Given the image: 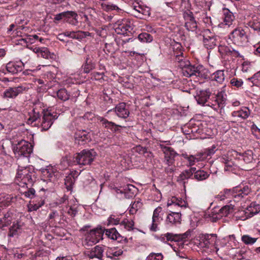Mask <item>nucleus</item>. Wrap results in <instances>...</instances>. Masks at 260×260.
<instances>
[{"label": "nucleus", "instance_id": "obj_1", "mask_svg": "<svg viewBox=\"0 0 260 260\" xmlns=\"http://www.w3.org/2000/svg\"><path fill=\"white\" fill-rule=\"evenodd\" d=\"M96 156V153L93 149H84L80 153L76 154L74 157V161L79 165H90Z\"/></svg>", "mask_w": 260, "mask_h": 260}, {"label": "nucleus", "instance_id": "obj_2", "mask_svg": "<svg viewBox=\"0 0 260 260\" xmlns=\"http://www.w3.org/2000/svg\"><path fill=\"white\" fill-rule=\"evenodd\" d=\"M13 150L16 157H27L32 152V145L22 140L13 146Z\"/></svg>", "mask_w": 260, "mask_h": 260}, {"label": "nucleus", "instance_id": "obj_3", "mask_svg": "<svg viewBox=\"0 0 260 260\" xmlns=\"http://www.w3.org/2000/svg\"><path fill=\"white\" fill-rule=\"evenodd\" d=\"M16 178L17 181L26 185H31L36 179L34 172L26 167H19Z\"/></svg>", "mask_w": 260, "mask_h": 260}, {"label": "nucleus", "instance_id": "obj_4", "mask_svg": "<svg viewBox=\"0 0 260 260\" xmlns=\"http://www.w3.org/2000/svg\"><path fill=\"white\" fill-rule=\"evenodd\" d=\"M233 43L238 46H243L248 41V37L245 29L242 27L235 28L229 36Z\"/></svg>", "mask_w": 260, "mask_h": 260}, {"label": "nucleus", "instance_id": "obj_5", "mask_svg": "<svg viewBox=\"0 0 260 260\" xmlns=\"http://www.w3.org/2000/svg\"><path fill=\"white\" fill-rule=\"evenodd\" d=\"M207 71L202 65H198L195 66L191 65L190 63L189 64L185 69H184L183 73L184 76L190 77L191 76H196L202 78H206Z\"/></svg>", "mask_w": 260, "mask_h": 260}, {"label": "nucleus", "instance_id": "obj_6", "mask_svg": "<svg viewBox=\"0 0 260 260\" xmlns=\"http://www.w3.org/2000/svg\"><path fill=\"white\" fill-rule=\"evenodd\" d=\"M259 209V205L251 203L245 210L239 211L236 217L239 220H245L257 214Z\"/></svg>", "mask_w": 260, "mask_h": 260}, {"label": "nucleus", "instance_id": "obj_7", "mask_svg": "<svg viewBox=\"0 0 260 260\" xmlns=\"http://www.w3.org/2000/svg\"><path fill=\"white\" fill-rule=\"evenodd\" d=\"M105 229L101 226L90 230L86 236V240L91 244H96L103 239Z\"/></svg>", "mask_w": 260, "mask_h": 260}, {"label": "nucleus", "instance_id": "obj_8", "mask_svg": "<svg viewBox=\"0 0 260 260\" xmlns=\"http://www.w3.org/2000/svg\"><path fill=\"white\" fill-rule=\"evenodd\" d=\"M158 146L164 153V162L169 166L173 165L175 160L174 158L177 155V153L173 148L164 145L161 142L158 144Z\"/></svg>", "mask_w": 260, "mask_h": 260}, {"label": "nucleus", "instance_id": "obj_9", "mask_svg": "<svg viewBox=\"0 0 260 260\" xmlns=\"http://www.w3.org/2000/svg\"><path fill=\"white\" fill-rule=\"evenodd\" d=\"M183 17L185 21V27L188 30L193 31L197 29V22L195 20L192 12L185 11L183 13Z\"/></svg>", "mask_w": 260, "mask_h": 260}, {"label": "nucleus", "instance_id": "obj_10", "mask_svg": "<svg viewBox=\"0 0 260 260\" xmlns=\"http://www.w3.org/2000/svg\"><path fill=\"white\" fill-rule=\"evenodd\" d=\"M250 192V188L248 186H236L232 189H227L225 193L233 192V197L235 198H242L248 195Z\"/></svg>", "mask_w": 260, "mask_h": 260}, {"label": "nucleus", "instance_id": "obj_11", "mask_svg": "<svg viewBox=\"0 0 260 260\" xmlns=\"http://www.w3.org/2000/svg\"><path fill=\"white\" fill-rule=\"evenodd\" d=\"M115 28V31L118 34L125 35L132 30V24L127 19L118 21Z\"/></svg>", "mask_w": 260, "mask_h": 260}, {"label": "nucleus", "instance_id": "obj_12", "mask_svg": "<svg viewBox=\"0 0 260 260\" xmlns=\"http://www.w3.org/2000/svg\"><path fill=\"white\" fill-rule=\"evenodd\" d=\"M220 160L224 164V170L226 171L233 172L236 168V165L232 157L231 152H229L226 154L223 155Z\"/></svg>", "mask_w": 260, "mask_h": 260}, {"label": "nucleus", "instance_id": "obj_13", "mask_svg": "<svg viewBox=\"0 0 260 260\" xmlns=\"http://www.w3.org/2000/svg\"><path fill=\"white\" fill-rule=\"evenodd\" d=\"M57 118L56 114L53 115L48 112L44 114L40 126L42 131L48 130L52 125L53 121Z\"/></svg>", "mask_w": 260, "mask_h": 260}, {"label": "nucleus", "instance_id": "obj_14", "mask_svg": "<svg viewBox=\"0 0 260 260\" xmlns=\"http://www.w3.org/2000/svg\"><path fill=\"white\" fill-rule=\"evenodd\" d=\"M211 95V91L208 89L199 91L194 98L199 104L206 106Z\"/></svg>", "mask_w": 260, "mask_h": 260}, {"label": "nucleus", "instance_id": "obj_15", "mask_svg": "<svg viewBox=\"0 0 260 260\" xmlns=\"http://www.w3.org/2000/svg\"><path fill=\"white\" fill-rule=\"evenodd\" d=\"M43 109H38L36 107L34 108L28 113L29 118L27 119V123L33 126H36L37 124L39 125V122L37 123V121L39 120L41 114L43 113Z\"/></svg>", "mask_w": 260, "mask_h": 260}, {"label": "nucleus", "instance_id": "obj_16", "mask_svg": "<svg viewBox=\"0 0 260 260\" xmlns=\"http://www.w3.org/2000/svg\"><path fill=\"white\" fill-rule=\"evenodd\" d=\"M233 209L234 206L231 205L224 206L217 213L212 214L211 217L212 221L215 222L222 216H226L229 213L233 212Z\"/></svg>", "mask_w": 260, "mask_h": 260}, {"label": "nucleus", "instance_id": "obj_17", "mask_svg": "<svg viewBox=\"0 0 260 260\" xmlns=\"http://www.w3.org/2000/svg\"><path fill=\"white\" fill-rule=\"evenodd\" d=\"M161 211L162 208L159 206L157 207L154 210L152 216V224L150 228V230L151 231L155 232L157 230V226L162 220L161 217L159 215V214Z\"/></svg>", "mask_w": 260, "mask_h": 260}, {"label": "nucleus", "instance_id": "obj_18", "mask_svg": "<svg viewBox=\"0 0 260 260\" xmlns=\"http://www.w3.org/2000/svg\"><path fill=\"white\" fill-rule=\"evenodd\" d=\"M90 139L89 133L84 130L77 131L75 134V143L79 145H83Z\"/></svg>", "mask_w": 260, "mask_h": 260}, {"label": "nucleus", "instance_id": "obj_19", "mask_svg": "<svg viewBox=\"0 0 260 260\" xmlns=\"http://www.w3.org/2000/svg\"><path fill=\"white\" fill-rule=\"evenodd\" d=\"M123 252L122 249L118 247H107L105 254L107 257L116 260L123 254Z\"/></svg>", "mask_w": 260, "mask_h": 260}, {"label": "nucleus", "instance_id": "obj_20", "mask_svg": "<svg viewBox=\"0 0 260 260\" xmlns=\"http://www.w3.org/2000/svg\"><path fill=\"white\" fill-rule=\"evenodd\" d=\"M23 66L24 62L23 61H10L7 64L6 69L9 73L15 74L21 72Z\"/></svg>", "mask_w": 260, "mask_h": 260}, {"label": "nucleus", "instance_id": "obj_21", "mask_svg": "<svg viewBox=\"0 0 260 260\" xmlns=\"http://www.w3.org/2000/svg\"><path fill=\"white\" fill-rule=\"evenodd\" d=\"M98 119L103 126L107 129H109L113 133L118 132L119 131V127H124L120 125L116 124L112 121H109L106 118L102 117H99Z\"/></svg>", "mask_w": 260, "mask_h": 260}, {"label": "nucleus", "instance_id": "obj_22", "mask_svg": "<svg viewBox=\"0 0 260 260\" xmlns=\"http://www.w3.org/2000/svg\"><path fill=\"white\" fill-rule=\"evenodd\" d=\"M115 112L119 117L124 119L128 117L129 115L128 106L125 103L118 104L115 108Z\"/></svg>", "mask_w": 260, "mask_h": 260}, {"label": "nucleus", "instance_id": "obj_23", "mask_svg": "<svg viewBox=\"0 0 260 260\" xmlns=\"http://www.w3.org/2000/svg\"><path fill=\"white\" fill-rule=\"evenodd\" d=\"M103 252L104 249L103 248L99 245H97L90 251H88L87 255L90 259L93 260L96 258L98 260H103Z\"/></svg>", "mask_w": 260, "mask_h": 260}, {"label": "nucleus", "instance_id": "obj_24", "mask_svg": "<svg viewBox=\"0 0 260 260\" xmlns=\"http://www.w3.org/2000/svg\"><path fill=\"white\" fill-rule=\"evenodd\" d=\"M136 187L132 184H127L121 188H116L117 193L123 194L125 198H129L134 196Z\"/></svg>", "mask_w": 260, "mask_h": 260}, {"label": "nucleus", "instance_id": "obj_25", "mask_svg": "<svg viewBox=\"0 0 260 260\" xmlns=\"http://www.w3.org/2000/svg\"><path fill=\"white\" fill-rule=\"evenodd\" d=\"M218 51L223 57H225L226 56H238L239 55V52L225 45H219Z\"/></svg>", "mask_w": 260, "mask_h": 260}, {"label": "nucleus", "instance_id": "obj_26", "mask_svg": "<svg viewBox=\"0 0 260 260\" xmlns=\"http://www.w3.org/2000/svg\"><path fill=\"white\" fill-rule=\"evenodd\" d=\"M187 205V202L182 199H179L176 197H172L167 202L168 207L171 209L174 207H184Z\"/></svg>", "mask_w": 260, "mask_h": 260}, {"label": "nucleus", "instance_id": "obj_27", "mask_svg": "<svg viewBox=\"0 0 260 260\" xmlns=\"http://www.w3.org/2000/svg\"><path fill=\"white\" fill-rule=\"evenodd\" d=\"M25 89L23 86L11 87L6 89L4 93L6 98H15Z\"/></svg>", "mask_w": 260, "mask_h": 260}, {"label": "nucleus", "instance_id": "obj_28", "mask_svg": "<svg viewBox=\"0 0 260 260\" xmlns=\"http://www.w3.org/2000/svg\"><path fill=\"white\" fill-rule=\"evenodd\" d=\"M181 220V214L179 212L171 211L166 218V223L170 225L180 223Z\"/></svg>", "mask_w": 260, "mask_h": 260}, {"label": "nucleus", "instance_id": "obj_29", "mask_svg": "<svg viewBox=\"0 0 260 260\" xmlns=\"http://www.w3.org/2000/svg\"><path fill=\"white\" fill-rule=\"evenodd\" d=\"M41 173L42 177L45 181L50 180L52 182L55 181V175L52 167H47L46 168L42 169Z\"/></svg>", "mask_w": 260, "mask_h": 260}, {"label": "nucleus", "instance_id": "obj_30", "mask_svg": "<svg viewBox=\"0 0 260 260\" xmlns=\"http://www.w3.org/2000/svg\"><path fill=\"white\" fill-rule=\"evenodd\" d=\"M223 19L225 25L228 26H231L235 20V16L233 13L228 9L223 8L222 9Z\"/></svg>", "mask_w": 260, "mask_h": 260}, {"label": "nucleus", "instance_id": "obj_31", "mask_svg": "<svg viewBox=\"0 0 260 260\" xmlns=\"http://www.w3.org/2000/svg\"><path fill=\"white\" fill-rule=\"evenodd\" d=\"M188 234L184 233L183 234H174L173 233H168L164 235L162 239H166L167 241H183L187 237Z\"/></svg>", "mask_w": 260, "mask_h": 260}, {"label": "nucleus", "instance_id": "obj_32", "mask_svg": "<svg viewBox=\"0 0 260 260\" xmlns=\"http://www.w3.org/2000/svg\"><path fill=\"white\" fill-rule=\"evenodd\" d=\"M250 113V110L247 107H243L240 110L234 111L231 114L233 117L245 119L248 117Z\"/></svg>", "mask_w": 260, "mask_h": 260}, {"label": "nucleus", "instance_id": "obj_33", "mask_svg": "<svg viewBox=\"0 0 260 260\" xmlns=\"http://www.w3.org/2000/svg\"><path fill=\"white\" fill-rule=\"evenodd\" d=\"M95 63L90 59L89 55H87L82 66L83 72L86 74L89 73L91 70L95 68Z\"/></svg>", "mask_w": 260, "mask_h": 260}, {"label": "nucleus", "instance_id": "obj_34", "mask_svg": "<svg viewBox=\"0 0 260 260\" xmlns=\"http://www.w3.org/2000/svg\"><path fill=\"white\" fill-rule=\"evenodd\" d=\"M105 235L112 240H117L118 242H121L122 240L123 237L120 235L115 228L105 229Z\"/></svg>", "mask_w": 260, "mask_h": 260}, {"label": "nucleus", "instance_id": "obj_35", "mask_svg": "<svg viewBox=\"0 0 260 260\" xmlns=\"http://www.w3.org/2000/svg\"><path fill=\"white\" fill-rule=\"evenodd\" d=\"M76 172H72L64 179V185L68 190L71 191L73 189L75 181Z\"/></svg>", "mask_w": 260, "mask_h": 260}, {"label": "nucleus", "instance_id": "obj_36", "mask_svg": "<svg viewBox=\"0 0 260 260\" xmlns=\"http://www.w3.org/2000/svg\"><path fill=\"white\" fill-rule=\"evenodd\" d=\"M216 38L213 36L204 37L203 43L207 49H212L214 48L216 45Z\"/></svg>", "mask_w": 260, "mask_h": 260}, {"label": "nucleus", "instance_id": "obj_37", "mask_svg": "<svg viewBox=\"0 0 260 260\" xmlns=\"http://www.w3.org/2000/svg\"><path fill=\"white\" fill-rule=\"evenodd\" d=\"M22 232V226L21 225L17 222L13 223V224L10 227L9 229V232L8 236L9 237H17Z\"/></svg>", "mask_w": 260, "mask_h": 260}, {"label": "nucleus", "instance_id": "obj_38", "mask_svg": "<svg viewBox=\"0 0 260 260\" xmlns=\"http://www.w3.org/2000/svg\"><path fill=\"white\" fill-rule=\"evenodd\" d=\"M246 27H249L254 30L260 32V18H252V20L245 23Z\"/></svg>", "mask_w": 260, "mask_h": 260}, {"label": "nucleus", "instance_id": "obj_39", "mask_svg": "<svg viewBox=\"0 0 260 260\" xmlns=\"http://www.w3.org/2000/svg\"><path fill=\"white\" fill-rule=\"evenodd\" d=\"M67 14V15L65 21L72 25H77L78 23L77 14L73 11H68Z\"/></svg>", "mask_w": 260, "mask_h": 260}, {"label": "nucleus", "instance_id": "obj_40", "mask_svg": "<svg viewBox=\"0 0 260 260\" xmlns=\"http://www.w3.org/2000/svg\"><path fill=\"white\" fill-rule=\"evenodd\" d=\"M206 106L211 107L215 111L221 110L222 108L219 105V103L217 101L214 95H211L208 103L206 104Z\"/></svg>", "mask_w": 260, "mask_h": 260}, {"label": "nucleus", "instance_id": "obj_41", "mask_svg": "<svg viewBox=\"0 0 260 260\" xmlns=\"http://www.w3.org/2000/svg\"><path fill=\"white\" fill-rule=\"evenodd\" d=\"M225 77L223 70H218L212 75V79L220 84L223 83L224 81Z\"/></svg>", "mask_w": 260, "mask_h": 260}, {"label": "nucleus", "instance_id": "obj_42", "mask_svg": "<svg viewBox=\"0 0 260 260\" xmlns=\"http://www.w3.org/2000/svg\"><path fill=\"white\" fill-rule=\"evenodd\" d=\"M21 40L27 44H32L35 43L37 40H39L40 42H42L44 39L42 38H39L37 35H27L24 38H22Z\"/></svg>", "mask_w": 260, "mask_h": 260}, {"label": "nucleus", "instance_id": "obj_43", "mask_svg": "<svg viewBox=\"0 0 260 260\" xmlns=\"http://www.w3.org/2000/svg\"><path fill=\"white\" fill-rule=\"evenodd\" d=\"M143 205L141 200L138 199L136 200L134 203H132L130 205L129 212L131 214H134L136 213L137 211L142 208Z\"/></svg>", "mask_w": 260, "mask_h": 260}, {"label": "nucleus", "instance_id": "obj_44", "mask_svg": "<svg viewBox=\"0 0 260 260\" xmlns=\"http://www.w3.org/2000/svg\"><path fill=\"white\" fill-rule=\"evenodd\" d=\"M209 235L205 236L200 240H197L196 244L201 248H208L210 245V241Z\"/></svg>", "mask_w": 260, "mask_h": 260}, {"label": "nucleus", "instance_id": "obj_45", "mask_svg": "<svg viewBox=\"0 0 260 260\" xmlns=\"http://www.w3.org/2000/svg\"><path fill=\"white\" fill-rule=\"evenodd\" d=\"M209 176V174L202 170H198L194 175V178L198 181H203Z\"/></svg>", "mask_w": 260, "mask_h": 260}, {"label": "nucleus", "instance_id": "obj_46", "mask_svg": "<svg viewBox=\"0 0 260 260\" xmlns=\"http://www.w3.org/2000/svg\"><path fill=\"white\" fill-rule=\"evenodd\" d=\"M214 96L219 103V105L223 108L225 106L226 100V95L225 92L224 91H220L216 95H214Z\"/></svg>", "mask_w": 260, "mask_h": 260}, {"label": "nucleus", "instance_id": "obj_47", "mask_svg": "<svg viewBox=\"0 0 260 260\" xmlns=\"http://www.w3.org/2000/svg\"><path fill=\"white\" fill-rule=\"evenodd\" d=\"M204 159H205V157H202L201 154L197 156H193L192 155H189V157H187V160L189 166H193L196 162Z\"/></svg>", "mask_w": 260, "mask_h": 260}, {"label": "nucleus", "instance_id": "obj_48", "mask_svg": "<svg viewBox=\"0 0 260 260\" xmlns=\"http://www.w3.org/2000/svg\"><path fill=\"white\" fill-rule=\"evenodd\" d=\"M240 159H242L245 163L249 164L253 161V153L251 150H248L243 153L241 156Z\"/></svg>", "mask_w": 260, "mask_h": 260}, {"label": "nucleus", "instance_id": "obj_49", "mask_svg": "<svg viewBox=\"0 0 260 260\" xmlns=\"http://www.w3.org/2000/svg\"><path fill=\"white\" fill-rule=\"evenodd\" d=\"M138 38L142 43H150L153 40L152 36L147 32L139 34Z\"/></svg>", "mask_w": 260, "mask_h": 260}, {"label": "nucleus", "instance_id": "obj_50", "mask_svg": "<svg viewBox=\"0 0 260 260\" xmlns=\"http://www.w3.org/2000/svg\"><path fill=\"white\" fill-rule=\"evenodd\" d=\"M57 96L60 100L66 101L69 99L70 95L65 88H62L58 90Z\"/></svg>", "mask_w": 260, "mask_h": 260}, {"label": "nucleus", "instance_id": "obj_51", "mask_svg": "<svg viewBox=\"0 0 260 260\" xmlns=\"http://www.w3.org/2000/svg\"><path fill=\"white\" fill-rule=\"evenodd\" d=\"M11 219V213L8 212L4 214L3 218L0 219V229L9 224Z\"/></svg>", "mask_w": 260, "mask_h": 260}, {"label": "nucleus", "instance_id": "obj_52", "mask_svg": "<svg viewBox=\"0 0 260 260\" xmlns=\"http://www.w3.org/2000/svg\"><path fill=\"white\" fill-rule=\"evenodd\" d=\"M54 54H51L48 49L46 47H41L40 56L46 59L53 58Z\"/></svg>", "mask_w": 260, "mask_h": 260}, {"label": "nucleus", "instance_id": "obj_53", "mask_svg": "<svg viewBox=\"0 0 260 260\" xmlns=\"http://www.w3.org/2000/svg\"><path fill=\"white\" fill-rule=\"evenodd\" d=\"M44 204V201L41 200L38 203L30 204L28 206V211L31 212L37 211L39 208L41 207Z\"/></svg>", "mask_w": 260, "mask_h": 260}, {"label": "nucleus", "instance_id": "obj_54", "mask_svg": "<svg viewBox=\"0 0 260 260\" xmlns=\"http://www.w3.org/2000/svg\"><path fill=\"white\" fill-rule=\"evenodd\" d=\"M120 225L123 226L126 230L130 231L133 229L134 222L132 220H129L125 219L121 222Z\"/></svg>", "mask_w": 260, "mask_h": 260}, {"label": "nucleus", "instance_id": "obj_55", "mask_svg": "<svg viewBox=\"0 0 260 260\" xmlns=\"http://www.w3.org/2000/svg\"><path fill=\"white\" fill-rule=\"evenodd\" d=\"M242 241L245 244H254L257 240V238H252L249 235H243L241 238Z\"/></svg>", "mask_w": 260, "mask_h": 260}, {"label": "nucleus", "instance_id": "obj_56", "mask_svg": "<svg viewBox=\"0 0 260 260\" xmlns=\"http://www.w3.org/2000/svg\"><path fill=\"white\" fill-rule=\"evenodd\" d=\"M163 255L161 253H151L146 260H162Z\"/></svg>", "mask_w": 260, "mask_h": 260}, {"label": "nucleus", "instance_id": "obj_57", "mask_svg": "<svg viewBox=\"0 0 260 260\" xmlns=\"http://www.w3.org/2000/svg\"><path fill=\"white\" fill-rule=\"evenodd\" d=\"M90 36H91V34L88 31H76L75 39L82 40Z\"/></svg>", "mask_w": 260, "mask_h": 260}, {"label": "nucleus", "instance_id": "obj_58", "mask_svg": "<svg viewBox=\"0 0 260 260\" xmlns=\"http://www.w3.org/2000/svg\"><path fill=\"white\" fill-rule=\"evenodd\" d=\"M216 147L213 145L211 148L206 149L204 153H201L202 157H205V158L208 156L213 154L215 152Z\"/></svg>", "mask_w": 260, "mask_h": 260}, {"label": "nucleus", "instance_id": "obj_59", "mask_svg": "<svg viewBox=\"0 0 260 260\" xmlns=\"http://www.w3.org/2000/svg\"><path fill=\"white\" fill-rule=\"evenodd\" d=\"M227 189H224L222 192H221L219 194H218L216 197L217 199L220 201H223L230 196L233 197V192L228 193H225V190Z\"/></svg>", "mask_w": 260, "mask_h": 260}, {"label": "nucleus", "instance_id": "obj_60", "mask_svg": "<svg viewBox=\"0 0 260 260\" xmlns=\"http://www.w3.org/2000/svg\"><path fill=\"white\" fill-rule=\"evenodd\" d=\"M252 64L248 61H244L242 64V71L243 72H248L252 69Z\"/></svg>", "mask_w": 260, "mask_h": 260}, {"label": "nucleus", "instance_id": "obj_61", "mask_svg": "<svg viewBox=\"0 0 260 260\" xmlns=\"http://www.w3.org/2000/svg\"><path fill=\"white\" fill-rule=\"evenodd\" d=\"M232 86L236 87H240L243 85V81L241 79H238L237 78H233L230 82Z\"/></svg>", "mask_w": 260, "mask_h": 260}, {"label": "nucleus", "instance_id": "obj_62", "mask_svg": "<svg viewBox=\"0 0 260 260\" xmlns=\"http://www.w3.org/2000/svg\"><path fill=\"white\" fill-rule=\"evenodd\" d=\"M190 170H185L180 175V178L181 180H185L186 179H188L192 175V174L191 172H190Z\"/></svg>", "mask_w": 260, "mask_h": 260}, {"label": "nucleus", "instance_id": "obj_63", "mask_svg": "<svg viewBox=\"0 0 260 260\" xmlns=\"http://www.w3.org/2000/svg\"><path fill=\"white\" fill-rule=\"evenodd\" d=\"M134 10L137 11L138 13L142 14L145 15L149 14V11L146 10L145 9H144L143 8L140 6H135L134 7Z\"/></svg>", "mask_w": 260, "mask_h": 260}, {"label": "nucleus", "instance_id": "obj_64", "mask_svg": "<svg viewBox=\"0 0 260 260\" xmlns=\"http://www.w3.org/2000/svg\"><path fill=\"white\" fill-rule=\"evenodd\" d=\"M248 80L253 83H254V82L256 83L257 81L260 80V71L254 74L251 78H248Z\"/></svg>", "mask_w": 260, "mask_h": 260}]
</instances>
